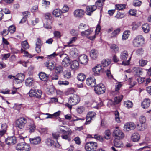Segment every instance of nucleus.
<instances>
[{"label":"nucleus","mask_w":151,"mask_h":151,"mask_svg":"<svg viewBox=\"0 0 151 151\" xmlns=\"http://www.w3.org/2000/svg\"><path fill=\"white\" fill-rule=\"evenodd\" d=\"M58 131L59 133L62 134L61 137L62 139L68 141L71 140L72 132L70 128L66 126L61 125L58 127Z\"/></svg>","instance_id":"nucleus-1"},{"label":"nucleus","mask_w":151,"mask_h":151,"mask_svg":"<svg viewBox=\"0 0 151 151\" xmlns=\"http://www.w3.org/2000/svg\"><path fill=\"white\" fill-rule=\"evenodd\" d=\"M145 42L143 37L141 35L136 37L133 41V45L135 47H138L142 45Z\"/></svg>","instance_id":"nucleus-2"},{"label":"nucleus","mask_w":151,"mask_h":151,"mask_svg":"<svg viewBox=\"0 0 151 151\" xmlns=\"http://www.w3.org/2000/svg\"><path fill=\"white\" fill-rule=\"evenodd\" d=\"M128 55V53L126 51H124L121 53L120 58L122 61V65H127L129 64L131 57H130L129 59L127 60Z\"/></svg>","instance_id":"nucleus-3"},{"label":"nucleus","mask_w":151,"mask_h":151,"mask_svg":"<svg viewBox=\"0 0 151 151\" xmlns=\"http://www.w3.org/2000/svg\"><path fill=\"white\" fill-rule=\"evenodd\" d=\"M16 148L17 150L29 151L30 150V145L24 142L17 144Z\"/></svg>","instance_id":"nucleus-4"},{"label":"nucleus","mask_w":151,"mask_h":151,"mask_svg":"<svg viewBox=\"0 0 151 151\" xmlns=\"http://www.w3.org/2000/svg\"><path fill=\"white\" fill-rule=\"evenodd\" d=\"M27 122L26 119L23 117L20 118L16 122V126L19 128L22 129L24 127Z\"/></svg>","instance_id":"nucleus-5"},{"label":"nucleus","mask_w":151,"mask_h":151,"mask_svg":"<svg viewBox=\"0 0 151 151\" xmlns=\"http://www.w3.org/2000/svg\"><path fill=\"white\" fill-rule=\"evenodd\" d=\"M97 147V143L95 142H89L87 143L85 148L87 151H95Z\"/></svg>","instance_id":"nucleus-6"},{"label":"nucleus","mask_w":151,"mask_h":151,"mask_svg":"<svg viewBox=\"0 0 151 151\" xmlns=\"http://www.w3.org/2000/svg\"><path fill=\"white\" fill-rule=\"evenodd\" d=\"M60 58H64L62 64L64 67H67L70 64V60L68 55L65 54L63 53L59 55Z\"/></svg>","instance_id":"nucleus-7"},{"label":"nucleus","mask_w":151,"mask_h":151,"mask_svg":"<svg viewBox=\"0 0 151 151\" xmlns=\"http://www.w3.org/2000/svg\"><path fill=\"white\" fill-rule=\"evenodd\" d=\"M146 119L145 117L143 116H140L139 118V121L140 124H138L137 126L138 127V129L140 131H143L145 130L146 127L145 125V122Z\"/></svg>","instance_id":"nucleus-8"},{"label":"nucleus","mask_w":151,"mask_h":151,"mask_svg":"<svg viewBox=\"0 0 151 151\" xmlns=\"http://www.w3.org/2000/svg\"><path fill=\"white\" fill-rule=\"evenodd\" d=\"M92 71L95 75L98 76L100 75L101 72L104 73L106 71V70L105 68H102L101 65L99 64L95 66L92 69Z\"/></svg>","instance_id":"nucleus-9"},{"label":"nucleus","mask_w":151,"mask_h":151,"mask_svg":"<svg viewBox=\"0 0 151 151\" xmlns=\"http://www.w3.org/2000/svg\"><path fill=\"white\" fill-rule=\"evenodd\" d=\"M80 101L79 97L77 94H74L73 96L69 98L68 102L73 105H76Z\"/></svg>","instance_id":"nucleus-10"},{"label":"nucleus","mask_w":151,"mask_h":151,"mask_svg":"<svg viewBox=\"0 0 151 151\" xmlns=\"http://www.w3.org/2000/svg\"><path fill=\"white\" fill-rule=\"evenodd\" d=\"M94 91L96 93L98 94L104 93L105 91L104 85L102 83L97 85L95 87Z\"/></svg>","instance_id":"nucleus-11"},{"label":"nucleus","mask_w":151,"mask_h":151,"mask_svg":"<svg viewBox=\"0 0 151 151\" xmlns=\"http://www.w3.org/2000/svg\"><path fill=\"white\" fill-rule=\"evenodd\" d=\"M113 134L116 137V139H123L124 136V134L121 130L118 129V127H116V129L114 131Z\"/></svg>","instance_id":"nucleus-12"},{"label":"nucleus","mask_w":151,"mask_h":151,"mask_svg":"<svg viewBox=\"0 0 151 151\" xmlns=\"http://www.w3.org/2000/svg\"><path fill=\"white\" fill-rule=\"evenodd\" d=\"M29 95L31 97H35L40 98L42 94V91L40 90H37V91L35 89H31L29 93Z\"/></svg>","instance_id":"nucleus-13"},{"label":"nucleus","mask_w":151,"mask_h":151,"mask_svg":"<svg viewBox=\"0 0 151 151\" xmlns=\"http://www.w3.org/2000/svg\"><path fill=\"white\" fill-rule=\"evenodd\" d=\"M96 113L94 112L91 111L89 112L86 116V121L85 124H88L90 123L91 120L93 119L95 117Z\"/></svg>","instance_id":"nucleus-14"},{"label":"nucleus","mask_w":151,"mask_h":151,"mask_svg":"<svg viewBox=\"0 0 151 151\" xmlns=\"http://www.w3.org/2000/svg\"><path fill=\"white\" fill-rule=\"evenodd\" d=\"M136 127L135 124L133 122H128L125 124L124 126V130L129 131L134 130Z\"/></svg>","instance_id":"nucleus-15"},{"label":"nucleus","mask_w":151,"mask_h":151,"mask_svg":"<svg viewBox=\"0 0 151 151\" xmlns=\"http://www.w3.org/2000/svg\"><path fill=\"white\" fill-rule=\"evenodd\" d=\"M84 13V11L81 9H77L75 10L73 12L74 17L77 18L83 17Z\"/></svg>","instance_id":"nucleus-16"},{"label":"nucleus","mask_w":151,"mask_h":151,"mask_svg":"<svg viewBox=\"0 0 151 151\" xmlns=\"http://www.w3.org/2000/svg\"><path fill=\"white\" fill-rule=\"evenodd\" d=\"M87 84L91 87L95 86L96 84V80L93 77H90L86 80Z\"/></svg>","instance_id":"nucleus-17"},{"label":"nucleus","mask_w":151,"mask_h":151,"mask_svg":"<svg viewBox=\"0 0 151 151\" xmlns=\"http://www.w3.org/2000/svg\"><path fill=\"white\" fill-rule=\"evenodd\" d=\"M5 142L8 145H12L16 142V138L14 136L9 137L6 139Z\"/></svg>","instance_id":"nucleus-18"},{"label":"nucleus","mask_w":151,"mask_h":151,"mask_svg":"<svg viewBox=\"0 0 151 151\" xmlns=\"http://www.w3.org/2000/svg\"><path fill=\"white\" fill-rule=\"evenodd\" d=\"M78 59L80 62L83 65H86L87 63L88 60V57L84 54L80 56Z\"/></svg>","instance_id":"nucleus-19"},{"label":"nucleus","mask_w":151,"mask_h":151,"mask_svg":"<svg viewBox=\"0 0 151 151\" xmlns=\"http://www.w3.org/2000/svg\"><path fill=\"white\" fill-rule=\"evenodd\" d=\"M30 142L31 144L36 145L40 144L41 142V138L39 136L35 137L33 138L29 139Z\"/></svg>","instance_id":"nucleus-20"},{"label":"nucleus","mask_w":151,"mask_h":151,"mask_svg":"<svg viewBox=\"0 0 151 151\" xmlns=\"http://www.w3.org/2000/svg\"><path fill=\"white\" fill-rule=\"evenodd\" d=\"M96 9V6L95 5L89 6L86 7V14L90 15Z\"/></svg>","instance_id":"nucleus-21"},{"label":"nucleus","mask_w":151,"mask_h":151,"mask_svg":"<svg viewBox=\"0 0 151 151\" xmlns=\"http://www.w3.org/2000/svg\"><path fill=\"white\" fill-rule=\"evenodd\" d=\"M142 68L139 67H135L133 68L132 72L135 75L139 76L140 75L142 74Z\"/></svg>","instance_id":"nucleus-22"},{"label":"nucleus","mask_w":151,"mask_h":151,"mask_svg":"<svg viewBox=\"0 0 151 151\" xmlns=\"http://www.w3.org/2000/svg\"><path fill=\"white\" fill-rule=\"evenodd\" d=\"M69 54L71 57L73 58H76L78 55L79 52L76 48H75L71 50Z\"/></svg>","instance_id":"nucleus-23"},{"label":"nucleus","mask_w":151,"mask_h":151,"mask_svg":"<svg viewBox=\"0 0 151 151\" xmlns=\"http://www.w3.org/2000/svg\"><path fill=\"white\" fill-rule=\"evenodd\" d=\"M79 66V63L77 61L74 60L70 63L71 69L73 70H76L78 69Z\"/></svg>","instance_id":"nucleus-24"},{"label":"nucleus","mask_w":151,"mask_h":151,"mask_svg":"<svg viewBox=\"0 0 151 151\" xmlns=\"http://www.w3.org/2000/svg\"><path fill=\"white\" fill-rule=\"evenodd\" d=\"M150 101L149 99H145L142 103V106L144 109L147 108L150 106Z\"/></svg>","instance_id":"nucleus-25"},{"label":"nucleus","mask_w":151,"mask_h":151,"mask_svg":"<svg viewBox=\"0 0 151 151\" xmlns=\"http://www.w3.org/2000/svg\"><path fill=\"white\" fill-rule=\"evenodd\" d=\"M98 55V51L95 49L92 50L90 52V56L93 59H96Z\"/></svg>","instance_id":"nucleus-26"},{"label":"nucleus","mask_w":151,"mask_h":151,"mask_svg":"<svg viewBox=\"0 0 151 151\" xmlns=\"http://www.w3.org/2000/svg\"><path fill=\"white\" fill-rule=\"evenodd\" d=\"M140 138V136L137 133H134L132 135L131 139L134 142L138 141Z\"/></svg>","instance_id":"nucleus-27"},{"label":"nucleus","mask_w":151,"mask_h":151,"mask_svg":"<svg viewBox=\"0 0 151 151\" xmlns=\"http://www.w3.org/2000/svg\"><path fill=\"white\" fill-rule=\"evenodd\" d=\"M60 113V111H59L57 112H56L54 114H53L52 115L50 114L49 113H46V114H42V116H43L44 115H46L48 116L45 117V119H48V118H52L53 116H59Z\"/></svg>","instance_id":"nucleus-28"},{"label":"nucleus","mask_w":151,"mask_h":151,"mask_svg":"<svg viewBox=\"0 0 151 151\" xmlns=\"http://www.w3.org/2000/svg\"><path fill=\"white\" fill-rule=\"evenodd\" d=\"M45 65L51 70L53 69L55 66L54 63L50 61L46 62L45 63Z\"/></svg>","instance_id":"nucleus-29"},{"label":"nucleus","mask_w":151,"mask_h":151,"mask_svg":"<svg viewBox=\"0 0 151 151\" xmlns=\"http://www.w3.org/2000/svg\"><path fill=\"white\" fill-rule=\"evenodd\" d=\"M110 48L113 52L116 53L119 52V47L117 45L115 44H111L110 46Z\"/></svg>","instance_id":"nucleus-30"},{"label":"nucleus","mask_w":151,"mask_h":151,"mask_svg":"<svg viewBox=\"0 0 151 151\" xmlns=\"http://www.w3.org/2000/svg\"><path fill=\"white\" fill-rule=\"evenodd\" d=\"M114 144L116 147H121L122 146V144L120 139H116L114 141Z\"/></svg>","instance_id":"nucleus-31"},{"label":"nucleus","mask_w":151,"mask_h":151,"mask_svg":"<svg viewBox=\"0 0 151 151\" xmlns=\"http://www.w3.org/2000/svg\"><path fill=\"white\" fill-rule=\"evenodd\" d=\"M34 79L33 78H29L25 81V84L27 86H30L33 83Z\"/></svg>","instance_id":"nucleus-32"},{"label":"nucleus","mask_w":151,"mask_h":151,"mask_svg":"<svg viewBox=\"0 0 151 151\" xmlns=\"http://www.w3.org/2000/svg\"><path fill=\"white\" fill-rule=\"evenodd\" d=\"M93 30L91 29H88L84 31H82L81 32V35L82 36H88L91 34L93 32Z\"/></svg>","instance_id":"nucleus-33"},{"label":"nucleus","mask_w":151,"mask_h":151,"mask_svg":"<svg viewBox=\"0 0 151 151\" xmlns=\"http://www.w3.org/2000/svg\"><path fill=\"white\" fill-rule=\"evenodd\" d=\"M61 11L58 9H56L53 11V14L56 17H59L61 14Z\"/></svg>","instance_id":"nucleus-34"},{"label":"nucleus","mask_w":151,"mask_h":151,"mask_svg":"<svg viewBox=\"0 0 151 151\" xmlns=\"http://www.w3.org/2000/svg\"><path fill=\"white\" fill-rule=\"evenodd\" d=\"M110 60L109 59L103 60L101 62L102 65L104 67H106L108 66L111 63Z\"/></svg>","instance_id":"nucleus-35"},{"label":"nucleus","mask_w":151,"mask_h":151,"mask_svg":"<svg viewBox=\"0 0 151 151\" xmlns=\"http://www.w3.org/2000/svg\"><path fill=\"white\" fill-rule=\"evenodd\" d=\"M86 78V75L83 73H81L78 74L77 77V79L79 81H83Z\"/></svg>","instance_id":"nucleus-36"},{"label":"nucleus","mask_w":151,"mask_h":151,"mask_svg":"<svg viewBox=\"0 0 151 151\" xmlns=\"http://www.w3.org/2000/svg\"><path fill=\"white\" fill-rule=\"evenodd\" d=\"M130 34L129 31L127 30L124 32L122 36V39L123 40H124L127 39L129 37Z\"/></svg>","instance_id":"nucleus-37"},{"label":"nucleus","mask_w":151,"mask_h":151,"mask_svg":"<svg viewBox=\"0 0 151 151\" xmlns=\"http://www.w3.org/2000/svg\"><path fill=\"white\" fill-rule=\"evenodd\" d=\"M124 105L125 107L129 109L132 107L133 104L132 101L129 100L124 101Z\"/></svg>","instance_id":"nucleus-38"},{"label":"nucleus","mask_w":151,"mask_h":151,"mask_svg":"<svg viewBox=\"0 0 151 151\" xmlns=\"http://www.w3.org/2000/svg\"><path fill=\"white\" fill-rule=\"evenodd\" d=\"M77 39L76 37H73L72 38L70 39L69 42H67V45H65V47H70L72 46L73 45H70V44L73 43L74 42L76 41Z\"/></svg>","instance_id":"nucleus-39"},{"label":"nucleus","mask_w":151,"mask_h":151,"mask_svg":"<svg viewBox=\"0 0 151 151\" xmlns=\"http://www.w3.org/2000/svg\"><path fill=\"white\" fill-rule=\"evenodd\" d=\"M63 74L65 78L68 79L71 77V74L70 70H65L63 72Z\"/></svg>","instance_id":"nucleus-40"},{"label":"nucleus","mask_w":151,"mask_h":151,"mask_svg":"<svg viewBox=\"0 0 151 151\" xmlns=\"http://www.w3.org/2000/svg\"><path fill=\"white\" fill-rule=\"evenodd\" d=\"M105 0H98L95 3L96 7H101L104 5V2Z\"/></svg>","instance_id":"nucleus-41"},{"label":"nucleus","mask_w":151,"mask_h":151,"mask_svg":"<svg viewBox=\"0 0 151 151\" xmlns=\"http://www.w3.org/2000/svg\"><path fill=\"white\" fill-rule=\"evenodd\" d=\"M39 77L40 80L45 81L47 79L48 77L45 73L41 72L39 74Z\"/></svg>","instance_id":"nucleus-42"},{"label":"nucleus","mask_w":151,"mask_h":151,"mask_svg":"<svg viewBox=\"0 0 151 151\" xmlns=\"http://www.w3.org/2000/svg\"><path fill=\"white\" fill-rule=\"evenodd\" d=\"M116 9L117 10H122L126 7L125 4H119L115 5Z\"/></svg>","instance_id":"nucleus-43"},{"label":"nucleus","mask_w":151,"mask_h":151,"mask_svg":"<svg viewBox=\"0 0 151 151\" xmlns=\"http://www.w3.org/2000/svg\"><path fill=\"white\" fill-rule=\"evenodd\" d=\"M123 97L122 95H121L119 97H115L114 99V103L115 104H118L122 101Z\"/></svg>","instance_id":"nucleus-44"},{"label":"nucleus","mask_w":151,"mask_h":151,"mask_svg":"<svg viewBox=\"0 0 151 151\" xmlns=\"http://www.w3.org/2000/svg\"><path fill=\"white\" fill-rule=\"evenodd\" d=\"M111 134V132L109 130H107L105 131L104 133V137L106 139H110V136Z\"/></svg>","instance_id":"nucleus-45"},{"label":"nucleus","mask_w":151,"mask_h":151,"mask_svg":"<svg viewBox=\"0 0 151 151\" xmlns=\"http://www.w3.org/2000/svg\"><path fill=\"white\" fill-rule=\"evenodd\" d=\"M45 142L46 145L49 146H52L55 144L53 140L48 138L45 140Z\"/></svg>","instance_id":"nucleus-46"},{"label":"nucleus","mask_w":151,"mask_h":151,"mask_svg":"<svg viewBox=\"0 0 151 151\" xmlns=\"http://www.w3.org/2000/svg\"><path fill=\"white\" fill-rule=\"evenodd\" d=\"M142 28L145 33H147L149 30V27L147 24H145L142 26Z\"/></svg>","instance_id":"nucleus-47"},{"label":"nucleus","mask_w":151,"mask_h":151,"mask_svg":"<svg viewBox=\"0 0 151 151\" xmlns=\"http://www.w3.org/2000/svg\"><path fill=\"white\" fill-rule=\"evenodd\" d=\"M22 47L25 49H28L29 48V45L27 40H25L22 42L21 43Z\"/></svg>","instance_id":"nucleus-48"},{"label":"nucleus","mask_w":151,"mask_h":151,"mask_svg":"<svg viewBox=\"0 0 151 151\" xmlns=\"http://www.w3.org/2000/svg\"><path fill=\"white\" fill-rule=\"evenodd\" d=\"M120 31V29L119 28H118L114 30L111 33V37L112 38L116 37V36L119 33Z\"/></svg>","instance_id":"nucleus-49"},{"label":"nucleus","mask_w":151,"mask_h":151,"mask_svg":"<svg viewBox=\"0 0 151 151\" xmlns=\"http://www.w3.org/2000/svg\"><path fill=\"white\" fill-rule=\"evenodd\" d=\"M63 70V68L61 66H57L55 69V72L57 74H59L61 73Z\"/></svg>","instance_id":"nucleus-50"},{"label":"nucleus","mask_w":151,"mask_h":151,"mask_svg":"<svg viewBox=\"0 0 151 151\" xmlns=\"http://www.w3.org/2000/svg\"><path fill=\"white\" fill-rule=\"evenodd\" d=\"M75 90L73 88H68L65 92L66 95H69L73 94L75 92Z\"/></svg>","instance_id":"nucleus-51"},{"label":"nucleus","mask_w":151,"mask_h":151,"mask_svg":"<svg viewBox=\"0 0 151 151\" xmlns=\"http://www.w3.org/2000/svg\"><path fill=\"white\" fill-rule=\"evenodd\" d=\"M21 52L22 53H24V56L28 57L29 58H31L32 57V56L29 54L27 51L21 49Z\"/></svg>","instance_id":"nucleus-52"},{"label":"nucleus","mask_w":151,"mask_h":151,"mask_svg":"<svg viewBox=\"0 0 151 151\" xmlns=\"http://www.w3.org/2000/svg\"><path fill=\"white\" fill-rule=\"evenodd\" d=\"M45 19H47L49 23H51V21L50 19L52 18L51 14L49 13H47L45 14Z\"/></svg>","instance_id":"nucleus-53"},{"label":"nucleus","mask_w":151,"mask_h":151,"mask_svg":"<svg viewBox=\"0 0 151 151\" xmlns=\"http://www.w3.org/2000/svg\"><path fill=\"white\" fill-rule=\"evenodd\" d=\"M86 27L87 26L85 24L81 23L78 25V29L79 30H83L86 28Z\"/></svg>","instance_id":"nucleus-54"},{"label":"nucleus","mask_w":151,"mask_h":151,"mask_svg":"<svg viewBox=\"0 0 151 151\" xmlns=\"http://www.w3.org/2000/svg\"><path fill=\"white\" fill-rule=\"evenodd\" d=\"M139 62V65L141 67H143L147 64V61L142 59L140 60Z\"/></svg>","instance_id":"nucleus-55"},{"label":"nucleus","mask_w":151,"mask_h":151,"mask_svg":"<svg viewBox=\"0 0 151 151\" xmlns=\"http://www.w3.org/2000/svg\"><path fill=\"white\" fill-rule=\"evenodd\" d=\"M27 128L30 132H32L34 131L35 130V126L33 124L29 125L27 127Z\"/></svg>","instance_id":"nucleus-56"},{"label":"nucleus","mask_w":151,"mask_h":151,"mask_svg":"<svg viewBox=\"0 0 151 151\" xmlns=\"http://www.w3.org/2000/svg\"><path fill=\"white\" fill-rule=\"evenodd\" d=\"M85 110V108L83 106H80L77 109V112L80 114L82 113Z\"/></svg>","instance_id":"nucleus-57"},{"label":"nucleus","mask_w":151,"mask_h":151,"mask_svg":"<svg viewBox=\"0 0 151 151\" xmlns=\"http://www.w3.org/2000/svg\"><path fill=\"white\" fill-rule=\"evenodd\" d=\"M17 77L16 78L19 79V81H23L24 78V76L22 73H19L17 75Z\"/></svg>","instance_id":"nucleus-58"},{"label":"nucleus","mask_w":151,"mask_h":151,"mask_svg":"<svg viewBox=\"0 0 151 151\" xmlns=\"http://www.w3.org/2000/svg\"><path fill=\"white\" fill-rule=\"evenodd\" d=\"M15 27L14 25H12L9 27L8 31L10 33H13L15 31Z\"/></svg>","instance_id":"nucleus-59"},{"label":"nucleus","mask_w":151,"mask_h":151,"mask_svg":"<svg viewBox=\"0 0 151 151\" xmlns=\"http://www.w3.org/2000/svg\"><path fill=\"white\" fill-rule=\"evenodd\" d=\"M94 137L95 139L101 142L103 141L104 140V138L100 135L96 134L94 135Z\"/></svg>","instance_id":"nucleus-60"},{"label":"nucleus","mask_w":151,"mask_h":151,"mask_svg":"<svg viewBox=\"0 0 151 151\" xmlns=\"http://www.w3.org/2000/svg\"><path fill=\"white\" fill-rule=\"evenodd\" d=\"M69 9V8L67 5H64L62 9L61 12L62 13H65L67 12Z\"/></svg>","instance_id":"nucleus-61"},{"label":"nucleus","mask_w":151,"mask_h":151,"mask_svg":"<svg viewBox=\"0 0 151 151\" xmlns=\"http://www.w3.org/2000/svg\"><path fill=\"white\" fill-rule=\"evenodd\" d=\"M58 84L60 85H67L69 84V83L68 81H58Z\"/></svg>","instance_id":"nucleus-62"},{"label":"nucleus","mask_w":151,"mask_h":151,"mask_svg":"<svg viewBox=\"0 0 151 151\" xmlns=\"http://www.w3.org/2000/svg\"><path fill=\"white\" fill-rule=\"evenodd\" d=\"M124 17V14L119 12H117L116 15L115 16V17L117 19L122 18Z\"/></svg>","instance_id":"nucleus-63"},{"label":"nucleus","mask_w":151,"mask_h":151,"mask_svg":"<svg viewBox=\"0 0 151 151\" xmlns=\"http://www.w3.org/2000/svg\"><path fill=\"white\" fill-rule=\"evenodd\" d=\"M51 23H49V22H45L44 24V27L47 29H51L52 27L50 25V24Z\"/></svg>","instance_id":"nucleus-64"}]
</instances>
